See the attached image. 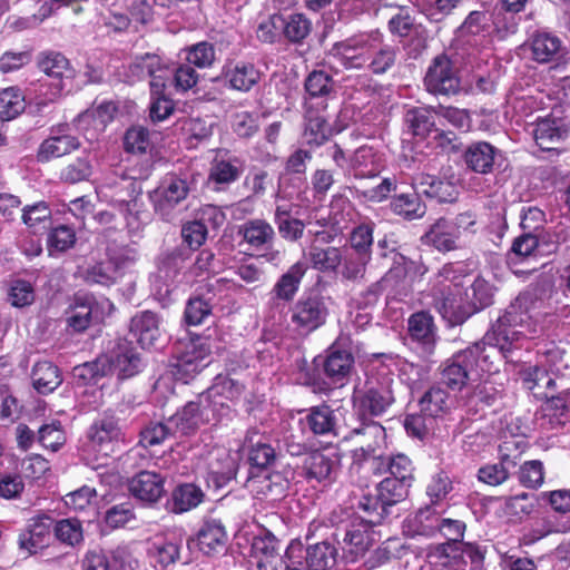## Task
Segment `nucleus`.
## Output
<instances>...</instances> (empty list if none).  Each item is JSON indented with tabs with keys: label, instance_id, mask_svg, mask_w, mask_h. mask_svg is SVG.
Segmentation results:
<instances>
[{
	"label": "nucleus",
	"instance_id": "obj_23",
	"mask_svg": "<svg viewBox=\"0 0 570 570\" xmlns=\"http://www.w3.org/2000/svg\"><path fill=\"white\" fill-rule=\"evenodd\" d=\"M245 170V163L242 158L230 155L229 151H219L215 157L209 179L218 185H229L236 181Z\"/></svg>",
	"mask_w": 570,
	"mask_h": 570
},
{
	"label": "nucleus",
	"instance_id": "obj_40",
	"mask_svg": "<svg viewBox=\"0 0 570 570\" xmlns=\"http://www.w3.org/2000/svg\"><path fill=\"white\" fill-rule=\"evenodd\" d=\"M37 65L39 69L53 80L62 81L63 78H72L73 70L70 61L65 55L58 51L48 50L38 55Z\"/></svg>",
	"mask_w": 570,
	"mask_h": 570
},
{
	"label": "nucleus",
	"instance_id": "obj_36",
	"mask_svg": "<svg viewBox=\"0 0 570 570\" xmlns=\"http://www.w3.org/2000/svg\"><path fill=\"white\" fill-rule=\"evenodd\" d=\"M21 219L35 235L43 234L52 227V212L43 200L24 206L21 209Z\"/></svg>",
	"mask_w": 570,
	"mask_h": 570
},
{
	"label": "nucleus",
	"instance_id": "obj_3",
	"mask_svg": "<svg viewBox=\"0 0 570 570\" xmlns=\"http://www.w3.org/2000/svg\"><path fill=\"white\" fill-rule=\"evenodd\" d=\"M142 348V313H137L130 322L128 334L119 338L114 348L105 354L110 364V374L116 372L119 379H129L139 373Z\"/></svg>",
	"mask_w": 570,
	"mask_h": 570
},
{
	"label": "nucleus",
	"instance_id": "obj_13",
	"mask_svg": "<svg viewBox=\"0 0 570 570\" xmlns=\"http://www.w3.org/2000/svg\"><path fill=\"white\" fill-rule=\"evenodd\" d=\"M101 320V306L92 294L82 291L73 294L72 301L66 311L67 330L73 333H82L89 328L94 321L100 322Z\"/></svg>",
	"mask_w": 570,
	"mask_h": 570
},
{
	"label": "nucleus",
	"instance_id": "obj_10",
	"mask_svg": "<svg viewBox=\"0 0 570 570\" xmlns=\"http://www.w3.org/2000/svg\"><path fill=\"white\" fill-rule=\"evenodd\" d=\"M295 549L301 550L299 544L292 543L285 557L282 556L278 540L267 530H261L254 535L250 547L252 556L256 558L259 570H303L297 568L295 562L289 561Z\"/></svg>",
	"mask_w": 570,
	"mask_h": 570
},
{
	"label": "nucleus",
	"instance_id": "obj_59",
	"mask_svg": "<svg viewBox=\"0 0 570 570\" xmlns=\"http://www.w3.org/2000/svg\"><path fill=\"white\" fill-rule=\"evenodd\" d=\"M371 261V255H363L358 253L343 254V262L341 264V276L344 281L356 282L364 277L366 266Z\"/></svg>",
	"mask_w": 570,
	"mask_h": 570
},
{
	"label": "nucleus",
	"instance_id": "obj_47",
	"mask_svg": "<svg viewBox=\"0 0 570 570\" xmlns=\"http://www.w3.org/2000/svg\"><path fill=\"white\" fill-rule=\"evenodd\" d=\"M391 210L405 220L422 218L426 213V206L421 202L417 194H400L390 203Z\"/></svg>",
	"mask_w": 570,
	"mask_h": 570
},
{
	"label": "nucleus",
	"instance_id": "obj_18",
	"mask_svg": "<svg viewBox=\"0 0 570 570\" xmlns=\"http://www.w3.org/2000/svg\"><path fill=\"white\" fill-rule=\"evenodd\" d=\"M327 105L322 100L317 107L309 101L305 107V129L303 138L309 146L318 147L323 145L332 135V129L325 115Z\"/></svg>",
	"mask_w": 570,
	"mask_h": 570
},
{
	"label": "nucleus",
	"instance_id": "obj_28",
	"mask_svg": "<svg viewBox=\"0 0 570 570\" xmlns=\"http://www.w3.org/2000/svg\"><path fill=\"white\" fill-rule=\"evenodd\" d=\"M436 503L438 501H431V504L419 509L406 519L409 531L412 532V535L430 538L439 532L442 517L435 508Z\"/></svg>",
	"mask_w": 570,
	"mask_h": 570
},
{
	"label": "nucleus",
	"instance_id": "obj_38",
	"mask_svg": "<svg viewBox=\"0 0 570 570\" xmlns=\"http://www.w3.org/2000/svg\"><path fill=\"white\" fill-rule=\"evenodd\" d=\"M31 380L36 391L45 395L53 392L62 383L59 367L49 361H41L33 365Z\"/></svg>",
	"mask_w": 570,
	"mask_h": 570
},
{
	"label": "nucleus",
	"instance_id": "obj_34",
	"mask_svg": "<svg viewBox=\"0 0 570 570\" xmlns=\"http://www.w3.org/2000/svg\"><path fill=\"white\" fill-rule=\"evenodd\" d=\"M71 374L77 386L97 385L110 374V364L106 355H100L94 361L76 365Z\"/></svg>",
	"mask_w": 570,
	"mask_h": 570
},
{
	"label": "nucleus",
	"instance_id": "obj_30",
	"mask_svg": "<svg viewBox=\"0 0 570 570\" xmlns=\"http://www.w3.org/2000/svg\"><path fill=\"white\" fill-rule=\"evenodd\" d=\"M498 153L499 150L487 141L472 142L464 151V161L471 170L489 174L493 169Z\"/></svg>",
	"mask_w": 570,
	"mask_h": 570
},
{
	"label": "nucleus",
	"instance_id": "obj_62",
	"mask_svg": "<svg viewBox=\"0 0 570 570\" xmlns=\"http://www.w3.org/2000/svg\"><path fill=\"white\" fill-rule=\"evenodd\" d=\"M399 501H358L361 522L366 528L380 524L387 513V508L393 507Z\"/></svg>",
	"mask_w": 570,
	"mask_h": 570
},
{
	"label": "nucleus",
	"instance_id": "obj_58",
	"mask_svg": "<svg viewBox=\"0 0 570 570\" xmlns=\"http://www.w3.org/2000/svg\"><path fill=\"white\" fill-rule=\"evenodd\" d=\"M354 207L352 203L345 197H335L331 203L330 220L333 230L343 233L348 227L350 222L353 219Z\"/></svg>",
	"mask_w": 570,
	"mask_h": 570
},
{
	"label": "nucleus",
	"instance_id": "obj_54",
	"mask_svg": "<svg viewBox=\"0 0 570 570\" xmlns=\"http://www.w3.org/2000/svg\"><path fill=\"white\" fill-rule=\"evenodd\" d=\"M305 91L308 98H305V104L316 98H326L334 89V80L332 76L323 70L312 71L305 79Z\"/></svg>",
	"mask_w": 570,
	"mask_h": 570
},
{
	"label": "nucleus",
	"instance_id": "obj_41",
	"mask_svg": "<svg viewBox=\"0 0 570 570\" xmlns=\"http://www.w3.org/2000/svg\"><path fill=\"white\" fill-rule=\"evenodd\" d=\"M244 445L248 448V461L253 466L267 469L276 460L275 450L266 442H263L256 431L247 432Z\"/></svg>",
	"mask_w": 570,
	"mask_h": 570
},
{
	"label": "nucleus",
	"instance_id": "obj_63",
	"mask_svg": "<svg viewBox=\"0 0 570 570\" xmlns=\"http://www.w3.org/2000/svg\"><path fill=\"white\" fill-rule=\"evenodd\" d=\"M528 446L523 436L504 439L499 445L500 462L509 469L514 468Z\"/></svg>",
	"mask_w": 570,
	"mask_h": 570
},
{
	"label": "nucleus",
	"instance_id": "obj_57",
	"mask_svg": "<svg viewBox=\"0 0 570 570\" xmlns=\"http://www.w3.org/2000/svg\"><path fill=\"white\" fill-rule=\"evenodd\" d=\"M374 228L375 223L365 220L352 229L348 240L355 253L372 256Z\"/></svg>",
	"mask_w": 570,
	"mask_h": 570
},
{
	"label": "nucleus",
	"instance_id": "obj_12",
	"mask_svg": "<svg viewBox=\"0 0 570 570\" xmlns=\"http://www.w3.org/2000/svg\"><path fill=\"white\" fill-rule=\"evenodd\" d=\"M423 85L433 96L458 95L461 91L459 70L446 55H438L426 69Z\"/></svg>",
	"mask_w": 570,
	"mask_h": 570
},
{
	"label": "nucleus",
	"instance_id": "obj_22",
	"mask_svg": "<svg viewBox=\"0 0 570 570\" xmlns=\"http://www.w3.org/2000/svg\"><path fill=\"white\" fill-rule=\"evenodd\" d=\"M415 266V262L396 254L391 268L376 283L372 284L367 294L376 298L384 291H397L402 287L407 273Z\"/></svg>",
	"mask_w": 570,
	"mask_h": 570
},
{
	"label": "nucleus",
	"instance_id": "obj_17",
	"mask_svg": "<svg viewBox=\"0 0 570 570\" xmlns=\"http://www.w3.org/2000/svg\"><path fill=\"white\" fill-rule=\"evenodd\" d=\"M180 542L174 533H158L148 539L145 550L149 563L160 570L175 563L179 558Z\"/></svg>",
	"mask_w": 570,
	"mask_h": 570
},
{
	"label": "nucleus",
	"instance_id": "obj_64",
	"mask_svg": "<svg viewBox=\"0 0 570 570\" xmlns=\"http://www.w3.org/2000/svg\"><path fill=\"white\" fill-rule=\"evenodd\" d=\"M118 276V266L112 261H106L89 267L85 279L89 284L110 286L117 281Z\"/></svg>",
	"mask_w": 570,
	"mask_h": 570
},
{
	"label": "nucleus",
	"instance_id": "obj_61",
	"mask_svg": "<svg viewBox=\"0 0 570 570\" xmlns=\"http://www.w3.org/2000/svg\"><path fill=\"white\" fill-rule=\"evenodd\" d=\"M119 426L115 417L104 416L96 420L89 429V439L99 445L110 443L119 436Z\"/></svg>",
	"mask_w": 570,
	"mask_h": 570
},
{
	"label": "nucleus",
	"instance_id": "obj_56",
	"mask_svg": "<svg viewBox=\"0 0 570 570\" xmlns=\"http://www.w3.org/2000/svg\"><path fill=\"white\" fill-rule=\"evenodd\" d=\"M302 466L307 478L323 480L330 476L333 469V461L323 452L315 450L305 454Z\"/></svg>",
	"mask_w": 570,
	"mask_h": 570
},
{
	"label": "nucleus",
	"instance_id": "obj_32",
	"mask_svg": "<svg viewBox=\"0 0 570 570\" xmlns=\"http://www.w3.org/2000/svg\"><path fill=\"white\" fill-rule=\"evenodd\" d=\"M353 365V354L335 343L328 348V354L324 361V372L333 381L340 382L351 373Z\"/></svg>",
	"mask_w": 570,
	"mask_h": 570
},
{
	"label": "nucleus",
	"instance_id": "obj_16",
	"mask_svg": "<svg viewBox=\"0 0 570 570\" xmlns=\"http://www.w3.org/2000/svg\"><path fill=\"white\" fill-rule=\"evenodd\" d=\"M316 239L309 245L308 252L304 253L312 268L320 273H337L343 262V252L340 247H322L316 242L331 243L333 235L326 232H317Z\"/></svg>",
	"mask_w": 570,
	"mask_h": 570
},
{
	"label": "nucleus",
	"instance_id": "obj_5",
	"mask_svg": "<svg viewBox=\"0 0 570 570\" xmlns=\"http://www.w3.org/2000/svg\"><path fill=\"white\" fill-rule=\"evenodd\" d=\"M394 380L390 376L368 377L364 385L355 389L353 406L362 417L381 416L395 402L393 391Z\"/></svg>",
	"mask_w": 570,
	"mask_h": 570
},
{
	"label": "nucleus",
	"instance_id": "obj_11",
	"mask_svg": "<svg viewBox=\"0 0 570 570\" xmlns=\"http://www.w3.org/2000/svg\"><path fill=\"white\" fill-rule=\"evenodd\" d=\"M210 343L208 338L197 337L181 344L171 363V374L177 381L188 383L208 365Z\"/></svg>",
	"mask_w": 570,
	"mask_h": 570
},
{
	"label": "nucleus",
	"instance_id": "obj_33",
	"mask_svg": "<svg viewBox=\"0 0 570 570\" xmlns=\"http://www.w3.org/2000/svg\"><path fill=\"white\" fill-rule=\"evenodd\" d=\"M224 76L232 89L247 92L261 80V71L254 63L238 61L225 69Z\"/></svg>",
	"mask_w": 570,
	"mask_h": 570
},
{
	"label": "nucleus",
	"instance_id": "obj_25",
	"mask_svg": "<svg viewBox=\"0 0 570 570\" xmlns=\"http://www.w3.org/2000/svg\"><path fill=\"white\" fill-rule=\"evenodd\" d=\"M458 235L452 220L448 218H439L433 223L428 232L423 235L424 244L433 246L439 252H451L458 248Z\"/></svg>",
	"mask_w": 570,
	"mask_h": 570
},
{
	"label": "nucleus",
	"instance_id": "obj_2",
	"mask_svg": "<svg viewBox=\"0 0 570 570\" xmlns=\"http://www.w3.org/2000/svg\"><path fill=\"white\" fill-rule=\"evenodd\" d=\"M480 346L473 343L446 360L441 365V383L452 391H461L474 373L492 372V354H482Z\"/></svg>",
	"mask_w": 570,
	"mask_h": 570
},
{
	"label": "nucleus",
	"instance_id": "obj_21",
	"mask_svg": "<svg viewBox=\"0 0 570 570\" xmlns=\"http://www.w3.org/2000/svg\"><path fill=\"white\" fill-rule=\"evenodd\" d=\"M63 88L65 85L60 80H38L27 89L29 108L32 112L42 115L50 105L60 99Z\"/></svg>",
	"mask_w": 570,
	"mask_h": 570
},
{
	"label": "nucleus",
	"instance_id": "obj_46",
	"mask_svg": "<svg viewBox=\"0 0 570 570\" xmlns=\"http://www.w3.org/2000/svg\"><path fill=\"white\" fill-rule=\"evenodd\" d=\"M399 53V47L385 43L383 39L371 52L365 68L373 75H384L395 66Z\"/></svg>",
	"mask_w": 570,
	"mask_h": 570
},
{
	"label": "nucleus",
	"instance_id": "obj_4",
	"mask_svg": "<svg viewBox=\"0 0 570 570\" xmlns=\"http://www.w3.org/2000/svg\"><path fill=\"white\" fill-rule=\"evenodd\" d=\"M382 40L383 33L377 29L360 32L335 42L326 57L330 63H337L345 69H364L371 52Z\"/></svg>",
	"mask_w": 570,
	"mask_h": 570
},
{
	"label": "nucleus",
	"instance_id": "obj_44",
	"mask_svg": "<svg viewBox=\"0 0 570 570\" xmlns=\"http://www.w3.org/2000/svg\"><path fill=\"white\" fill-rule=\"evenodd\" d=\"M533 59L544 63L552 61L561 51V40L546 31H537L530 41Z\"/></svg>",
	"mask_w": 570,
	"mask_h": 570
},
{
	"label": "nucleus",
	"instance_id": "obj_53",
	"mask_svg": "<svg viewBox=\"0 0 570 570\" xmlns=\"http://www.w3.org/2000/svg\"><path fill=\"white\" fill-rule=\"evenodd\" d=\"M206 411V406H202L197 402H188L183 410L175 415L176 424L184 433H189L200 424L209 421Z\"/></svg>",
	"mask_w": 570,
	"mask_h": 570
},
{
	"label": "nucleus",
	"instance_id": "obj_55",
	"mask_svg": "<svg viewBox=\"0 0 570 570\" xmlns=\"http://www.w3.org/2000/svg\"><path fill=\"white\" fill-rule=\"evenodd\" d=\"M168 343V336L161 327V320L149 311H145V350H163Z\"/></svg>",
	"mask_w": 570,
	"mask_h": 570
},
{
	"label": "nucleus",
	"instance_id": "obj_9",
	"mask_svg": "<svg viewBox=\"0 0 570 570\" xmlns=\"http://www.w3.org/2000/svg\"><path fill=\"white\" fill-rule=\"evenodd\" d=\"M570 132V106L557 105L551 111L539 117L533 129V137L542 150H557Z\"/></svg>",
	"mask_w": 570,
	"mask_h": 570
},
{
	"label": "nucleus",
	"instance_id": "obj_24",
	"mask_svg": "<svg viewBox=\"0 0 570 570\" xmlns=\"http://www.w3.org/2000/svg\"><path fill=\"white\" fill-rule=\"evenodd\" d=\"M308 265L306 262L297 261L289 268L279 276L277 282L272 288V296L274 299L283 302H292L296 296L302 279L304 278Z\"/></svg>",
	"mask_w": 570,
	"mask_h": 570
},
{
	"label": "nucleus",
	"instance_id": "obj_60",
	"mask_svg": "<svg viewBox=\"0 0 570 570\" xmlns=\"http://www.w3.org/2000/svg\"><path fill=\"white\" fill-rule=\"evenodd\" d=\"M385 429L377 422L368 421L362 423L358 428L350 431L344 439L361 438V444H370L372 449H377L384 442Z\"/></svg>",
	"mask_w": 570,
	"mask_h": 570
},
{
	"label": "nucleus",
	"instance_id": "obj_19",
	"mask_svg": "<svg viewBox=\"0 0 570 570\" xmlns=\"http://www.w3.org/2000/svg\"><path fill=\"white\" fill-rule=\"evenodd\" d=\"M53 531V519L47 514H40L29 519L27 529L19 535L20 549L29 553L48 547Z\"/></svg>",
	"mask_w": 570,
	"mask_h": 570
},
{
	"label": "nucleus",
	"instance_id": "obj_6",
	"mask_svg": "<svg viewBox=\"0 0 570 570\" xmlns=\"http://www.w3.org/2000/svg\"><path fill=\"white\" fill-rule=\"evenodd\" d=\"M196 176L195 174L169 175L149 194L154 210L163 220L174 219L177 205L195 188Z\"/></svg>",
	"mask_w": 570,
	"mask_h": 570
},
{
	"label": "nucleus",
	"instance_id": "obj_48",
	"mask_svg": "<svg viewBox=\"0 0 570 570\" xmlns=\"http://www.w3.org/2000/svg\"><path fill=\"white\" fill-rule=\"evenodd\" d=\"M312 31V21L303 13H292L283 17L282 32L293 45H301Z\"/></svg>",
	"mask_w": 570,
	"mask_h": 570
},
{
	"label": "nucleus",
	"instance_id": "obj_20",
	"mask_svg": "<svg viewBox=\"0 0 570 570\" xmlns=\"http://www.w3.org/2000/svg\"><path fill=\"white\" fill-rule=\"evenodd\" d=\"M409 335L423 357L430 356L436 345V327L433 317L426 312H419L410 316L407 322Z\"/></svg>",
	"mask_w": 570,
	"mask_h": 570
},
{
	"label": "nucleus",
	"instance_id": "obj_15",
	"mask_svg": "<svg viewBox=\"0 0 570 570\" xmlns=\"http://www.w3.org/2000/svg\"><path fill=\"white\" fill-rule=\"evenodd\" d=\"M207 465V485L215 490L222 489L232 481L237 471L236 458L224 446H215L208 452Z\"/></svg>",
	"mask_w": 570,
	"mask_h": 570
},
{
	"label": "nucleus",
	"instance_id": "obj_51",
	"mask_svg": "<svg viewBox=\"0 0 570 570\" xmlns=\"http://www.w3.org/2000/svg\"><path fill=\"white\" fill-rule=\"evenodd\" d=\"M436 108L420 107L407 110L405 121L415 136L425 137L435 127Z\"/></svg>",
	"mask_w": 570,
	"mask_h": 570
},
{
	"label": "nucleus",
	"instance_id": "obj_52",
	"mask_svg": "<svg viewBox=\"0 0 570 570\" xmlns=\"http://www.w3.org/2000/svg\"><path fill=\"white\" fill-rule=\"evenodd\" d=\"M77 237L73 227L65 224L52 226L48 230L47 247L51 256L61 254L72 248Z\"/></svg>",
	"mask_w": 570,
	"mask_h": 570
},
{
	"label": "nucleus",
	"instance_id": "obj_35",
	"mask_svg": "<svg viewBox=\"0 0 570 570\" xmlns=\"http://www.w3.org/2000/svg\"><path fill=\"white\" fill-rule=\"evenodd\" d=\"M337 557L336 547L328 541L312 544L306 549V567L303 570H332L336 566Z\"/></svg>",
	"mask_w": 570,
	"mask_h": 570
},
{
	"label": "nucleus",
	"instance_id": "obj_43",
	"mask_svg": "<svg viewBox=\"0 0 570 570\" xmlns=\"http://www.w3.org/2000/svg\"><path fill=\"white\" fill-rule=\"evenodd\" d=\"M350 169L355 179L364 181L365 179L376 178L379 167L376 165V155L372 147L362 146L356 149L350 159Z\"/></svg>",
	"mask_w": 570,
	"mask_h": 570
},
{
	"label": "nucleus",
	"instance_id": "obj_45",
	"mask_svg": "<svg viewBox=\"0 0 570 570\" xmlns=\"http://www.w3.org/2000/svg\"><path fill=\"white\" fill-rule=\"evenodd\" d=\"M28 98L18 87H9L0 91V120L10 121L21 115Z\"/></svg>",
	"mask_w": 570,
	"mask_h": 570
},
{
	"label": "nucleus",
	"instance_id": "obj_42",
	"mask_svg": "<svg viewBox=\"0 0 570 570\" xmlns=\"http://www.w3.org/2000/svg\"><path fill=\"white\" fill-rule=\"evenodd\" d=\"M452 406L449 393L440 385L431 386L420 399V407L423 415L431 419L446 414Z\"/></svg>",
	"mask_w": 570,
	"mask_h": 570
},
{
	"label": "nucleus",
	"instance_id": "obj_49",
	"mask_svg": "<svg viewBox=\"0 0 570 570\" xmlns=\"http://www.w3.org/2000/svg\"><path fill=\"white\" fill-rule=\"evenodd\" d=\"M464 295L471 313L479 312L493 303V287L483 277H476L465 288Z\"/></svg>",
	"mask_w": 570,
	"mask_h": 570
},
{
	"label": "nucleus",
	"instance_id": "obj_1",
	"mask_svg": "<svg viewBox=\"0 0 570 570\" xmlns=\"http://www.w3.org/2000/svg\"><path fill=\"white\" fill-rule=\"evenodd\" d=\"M521 299L517 298L501 315L484 336L474 343L481 345L482 354H492V367L499 357L509 360L513 350L520 348L523 341L533 340L540 327L521 309Z\"/></svg>",
	"mask_w": 570,
	"mask_h": 570
},
{
	"label": "nucleus",
	"instance_id": "obj_29",
	"mask_svg": "<svg viewBox=\"0 0 570 570\" xmlns=\"http://www.w3.org/2000/svg\"><path fill=\"white\" fill-rule=\"evenodd\" d=\"M127 189L130 193V199L121 202V213L126 219L129 234L140 238L139 234L142 225L140 213L142 203L140 202L139 196L142 193V179L132 178Z\"/></svg>",
	"mask_w": 570,
	"mask_h": 570
},
{
	"label": "nucleus",
	"instance_id": "obj_37",
	"mask_svg": "<svg viewBox=\"0 0 570 570\" xmlns=\"http://www.w3.org/2000/svg\"><path fill=\"white\" fill-rule=\"evenodd\" d=\"M417 188L426 197L435 198L440 203H451L458 196V189L453 183L429 174L419 177Z\"/></svg>",
	"mask_w": 570,
	"mask_h": 570
},
{
	"label": "nucleus",
	"instance_id": "obj_27",
	"mask_svg": "<svg viewBox=\"0 0 570 570\" xmlns=\"http://www.w3.org/2000/svg\"><path fill=\"white\" fill-rule=\"evenodd\" d=\"M118 107L115 101L104 100L80 112L72 122L77 129L82 131H87L91 125L99 126V129L104 130L115 119Z\"/></svg>",
	"mask_w": 570,
	"mask_h": 570
},
{
	"label": "nucleus",
	"instance_id": "obj_26",
	"mask_svg": "<svg viewBox=\"0 0 570 570\" xmlns=\"http://www.w3.org/2000/svg\"><path fill=\"white\" fill-rule=\"evenodd\" d=\"M243 240L255 249L269 248L276 238L274 227L265 219L246 220L239 228Z\"/></svg>",
	"mask_w": 570,
	"mask_h": 570
},
{
	"label": "nucleus",
	"instance_id": "obj_39",
	"mask_svg": "<svg viewBox=\"0 0 570 570\" xmlns=\"http://www.w3.org/2000/svg\"><path fill=\"white\" fill-rule=\"evenodd\" d=\"M302 423L314 435L336 434V416L328 405L313 406L308 410Z\"/></svg>",
	"mask_w": 570,
	"mask_h": 570
},
{
	"label": "nucleus",
	"instance_id": "obj_31",
	"mask_svg": "<svg viewBox=\"0 0 570 570\" xmlns=\"http://www.w3.org/2000/svg\"><path fill=\"white\" fill-rule=\"evenodd\" d=\"M227 533L225 527L218 520L204 522L197 533V542L200 551L207 556L217 554L225 549Z\"/></svg>",
	"mask_w": 570,
	"mask_h": 570
},
{
	"label": "nucleus",
	"instance_id": "obj_8",
	"mask_svg": "<svg viewBox=\"0 0 570 570\" xmlns=\"http://www.w3.org/2000/svg\"><path fill=\"white\" fill-rule=\"evenodd\" d=\"M328 301L317 291L303 294L291 307V322L295 330L309 334L322 327L330 315Z\"/></svg>",
	"mask_w": 570,
	"mask_h": 570
},
{
	"label": "nucleus",
	"instance_id": "obj_7",
	"mask_svg": "<svg viewBox=\"0 0 570 570\" xmlns=\"http://www.w3.org/2000/svg\"><path fill=\"white\" fill-rule=\"evenodd\" d=\"M145 68L150 77L149 117L154 122L163 121L175 110L174 101L165 92L171 69L158 56L150 55H145Z\"/></svg>",
	"mask_w": 570,
	"mask_h": 570
},
{
	"label": "nucleus",
	"instance_id": "obj_14",
	"mask_svg": "<svg viewBox=\"0 0 570 570\" xmlns=\"http://www.w3.org/2000/svg\"><path fill=\"white\" fill-rule=\"evenodd\" d=\"M81 141L68 132V125H59L50 129V135L43 139L36 154L37 161L46 164L80 149Z\"/></svg>",
	"mask_w": 570,
	"mask_h": 570
},
{
	"label": "nucleus",
	"instance_id": "obj_50",
	"mask_svg": "<svg viewBox=\"0 0 570 570\" xmlns=\"http://www.w3.org/2000/svg\"><path fill=\"white\" fill-rule=\"evenodd\" d=\"M94 174V166L88 155L77 157L75 160L68 163L59 171V180L75 185L82 181H88Z\"/></svg>",
	"mask_w": 570,
	"mask_h": 570
}]
</instances>
